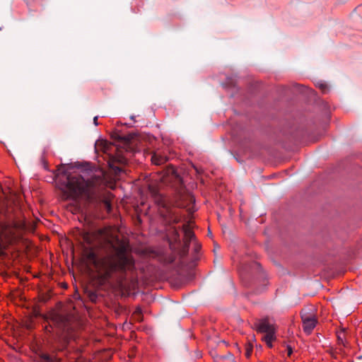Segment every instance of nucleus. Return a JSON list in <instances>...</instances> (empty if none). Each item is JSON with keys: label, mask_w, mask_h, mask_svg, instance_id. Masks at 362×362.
<instances>
[{"label": "nucleus", "mask_w": 362, "mask_h": 362, "mask_svg": "<svg viewBox=\"0 0 362 362\" xmlns=\"http://www.w3.org/2000/svg\"><path fill=\"white\" fill-rule=\"evenodd\" d=\"M320 88L323 91H325V89L327 88V86H326V85H325V84H320Z\"/></svg>", "instance_id": "a878e982"}, {"label": "nucleus", "mask_w": 362, "mask_h": 362, "mask_svg": "<svg viewBox=\"0 0 362 362\" xmlns=\"http://www.w3.org/2000/svg\"><path fill=\"white\" fill-rule=\"evenodd\" d=\"M255 328L260 333H267L275 331L274 325L271 324L267 317L259 320L255 323Z\"/></svg>", "instance_id": "1a4fd4ad"}, {"label": "nucleus", "mask_w": 362, "mask_h": 362, "mask_svg": "<svg viewBox=\"0 0 362 362\" xmlns=\"http://www.w3.org/2000/svg\"><path fill=\"white\" fill-rule=\"evenodd\" d=\"M126 162L127 159L123 155L117 153L116 155H112L110 157L108 160V165L115 171L116 174H117L122 171V168L115 165V163L124 164Z\"/></svg>", "instance_id": "6e6552de"}, {"label": "nucleus", "mask_w": 362, "mask_h": 362, "mask_svg": "<svg viewBox=\"0 0 362 362\" xmlns=\"http://www.w3.org/2000/svg\"><path fill=\"white\" fill-rule=\"evenodd\" d=\"M37 362H59V359L53 355H49L46 353H40L38 354L36 359Z\"/></svg>", "instance_id": "f8f14e48"}, {"label": "nucleus", "mask_w": 362, "mask_h": 362, "mask_svg": "<svg viewBox=\"0 0 362 362\" xmlns=\"http://www.w3.org/2000/svg\"><path fill=\"white\" fill-rule=\"evenodd\" d=\"M174 200L182 201L185 204H187L188 210L191 211L192 209L194 208V206L190 207L191 204H194L195 202V199L193 195L191 194H180L178 197H176Z\"/></svg>", "instance_id": "9b49d317"}, {"label": "nucleus", "mask_w": 362, "mask_h": 362, "mask_svg": "<svg viewBox=\"0 0 362 362\" xmlns=\"http://www.w3.org/2000/svg\"><path fill=\"white\" fill-rule=\"evenodd\" d=\"M98 116H95L94 118H93V123L95 126H98Z\"/></svg>", "instance_id": "393cba45"}, {"label": "nucleus", "mask_w": 362, "mask_h": 362, "mask_svg": "<svg viewBox=\"0 0 362 362\" xmlns=\"http://www.w3.org/2000/svg\"><path fill=\"white\" fill-rule=\"evenodd\" d=\"M286 349H287V355H288V356H291L292 353H293L292 347L290 345H287Z\"/></svg>", "instance_id": "b1692460"}, {"label": "nucleus", "mask_w": 362, "mask_h": 362, "mask_svg": "<svg viewBox=\"0 0 362 362\" xmlns=\"http://www.w3.org/2000/svg\"><path fill=\"white\" fill-rule=\"evenodd\" d=\"M51 320L54 327L61 332L65 343L76 340L81 328L80 320L72 315H62L52 313Z\"/></svg>", "instance_id": "7ed1b4c3"}, {"label": "nucleus", "mask_w": 362, "mask_h": 362, "mask_svg": "<svg viewBox=\"0 0 362 362\" xmlns=\"http://www.w3.org/2000/svg\"><path fill=\"white\" fill-rule=\"evenodd\" d=\"M300 316L303 322V331L310 334L317 323V319L314 308H304L300 312Z\"/></svg>", "instance_id": "39448f33"}, {"label": "nucleus", "mask_w": 362, "mask_h": 362, "mask_svg": "<svg viewBox=\"0 0 362 362\" xmlns=\"http://www.w3.org/2000/svg\"><path fill=\"white\" fill-rule=\"evenodd\" d=\"M103 202L104 204V206L105 207V209H107V211L108 212H110L112 209V205H111V202L110 200H108L107 198H103Z\"/></svg>", "instance_id": "6ab92c4d"}, {"label": "nucleus", "mask_w": 362, "mask_h": 362, "mask_svg": "<svg viewBox=\"0 0 362 362\" xmlns=\"http://www.w3.org/2000/svg\"><path fill=\"white\" fill-rule=\"evenodd\" d=\"M112 138L115 141L121 142L124 144H127L131 141L133 137L131 134L121 135L119 133H114L112 135Z\"/></svg>", "instance_id": "ddd939ff"}, {"label": "nucleus", "mask_w": 362, "mask_h": 362, "mask_svg": "<svg viewBox=\"0 0 362 362\" xmlns=\"http://www.w3.org/2000/svg\"><path fill=\"white\" fill-rule=\"evenodd\" d=\"M253 349V346L252 344L248 343L245 345V356L249 358L251 356L252 352Z\"/></svg>", "instance_id": "a211bd4d"}, {"label": "nucleus", "mask_w": 362, "mask_h": 362, "mask_svg": "<svg viewBox=\"0 0 362 362\" xmlns=\"http://www.w3.org/2000/svg\"><path fill=\"white\" fill-rule=\"evenodd\" d=\"M132 318L139 322H141L143 321V314H142V310L141 307L138 306L136 308L135 310L134 311L132 314Z\"/></svg>", "instance_id": "2eb2a0df"}, {"label": "nucleus", "mask_w": 362, "mask_h": 362, "mask_svg": "<svg viewBox=\"0 0 362 362\" xmlns=\"http://www.w3.org/2000/svg\"><path fill=\"white\" fill-rule=\"evenodd\" d=\"M61 189L66 198L76 199L84 196L88 202L100 199L101 191L107 186L105 173L100 170L86 180L79 174H69L64 180H60Z\"/></svg>", "instance_id": "f03ea898"}, {"label": "nucleus", "mask_w": 362, "mask_h": 362, "mask_svg": "<svg viewBox=\"0 0 362 362\" xmlns=\"http://www.w3.org/2000/svg\"><path fill=\"white\" fill-rule=\"evenodd\" d=\"M265 334L266 335L264 336V339L267 344L272 342L276 339L275 331H272Z\"/></svg>", "instance_id": "f3484780"}, {"label": "nucleus", "mask_w": 362, "mask_h": 362, "mask_svg": "<svg viewBox=\"0 0 362 362\" xmlns=\"http://www.w3.org/2000/svg\"><path fill=\"white\" fill-rule=\"evenodd\" d=\"M14 235L13 226L0 218V248L9 244Z\"/></svg>", "instance_id": "423d86ee"}, {"label": "nucleus", "mask_w": 362, "mask_h": 362, "mask_svg": "<svg viewBox=\"0 0 362 362\" xmlns=\"http://www.w3.org/2000/svg\"><path fill=\"white\" fill-rule=\"evenodd\" d=\"M192 222H189L187 223H185L182 226V228L184 233V238H183V247L182 249V255H185L187 254L190 243L192 241L196 240V237L192 231Z\"/></svg>", "instance_id": "0eeeda50"}, {"label": "nucleus", "mask_w": 362, "mask_h": 362, "mask_svg": "<svg viewBox=\"0 0 362 362\" xmlns=\"http://www.w3.org/2000/svg\"><path fill=\"white\" fill-rule=\"evenodd\" d=\"M208 235H210V236L212 235V233H211V232L209 228Z\"/></svg>", "instance_id": "c85d7f7f"}, {"label": "nucleus", "mask_w": 362, "mask_h": 362, "mask_svg": "<svg viewBox=\"0 0 362 362\" xmlns=\"http://www.w3.org/2000/svg\"><path fill=\"white\" fill-rule=\"evenodd\" d=\"M155 202L159 207V212L164 219L170 223H177L181 221V216L174 209L185 208L188 204L182 201L170 200L162 194L155 197Z\"/></svg>", "instance_id": "20e7f679"}, {"label": "nucleus", "mask_w": 362, "mask_h": 362, "mask_svg": "<svg viewBox=\"0 0 362 362\" xmlns=\"http://www.w3.org/2000/svg\"><path fill=\"white\" fill-rule=\"evenodd\" d=\"M174 200L182 201L185 204H187L188 210L191 211L192 209L194 208V206L190 207L191 204H194L195 202V199L193 195L191 194H180L178 197H176Z\"/></svg>", "instance_id": "9d476101"}, {"label": "nucleus", "mask_w": 362, "mask_h": 362, "mask_svg": "<svg viewBox=\"0 0 362 362\" xmlns=\"http://www.w3.org/2000/svg\"><path fill=\"white\" fill-rule=\"evenodd\" d=\"M194 251L196 252H198L199 250L201 249V245L197 242V240L194 241Z\"/></svg>", "instance_id": "5701e85b"}, {"label": "nucleus", "mask_w": 362, "mask_h": 362, "mask_svg": "<svg viewBox=\"0 0 362 362\" xmlns=\"http://www.w3.org/2000/svg\"><path fill=\"white\" fill-rule=\"evenodd\" d=\"M152 163L155 165H162L168 160V158L165 156L160 155L155 153L151 157Z\"/></svg>", "instance_id": "4468645a"}, {"label": "nucleus", "mask_w": 362, "mask_h": 362, "mask_svg": "<svg viewBox=\"0 0 362 362\" xmlns=\"http://www.w3.org/2000/svg\"><path fill=\"white\" fill-rule=\"evenodd\" d=\"M175 256L173 255H170L168 257H165L163 262L164 264H171L175 261Z\"/></svg>", "instance_id": "aec40b11"}, {"label": "nucleus", "mask_w": 362, "mask_h": 362, "mask_svg": "<svg viewBox=\"0 0 362 362\" xmlns=\"http://www.w3.org/2000/svg\"><path fill=\"white\" fill-rule=\"evenodd\" d=\"M268 345L269 347H272V342L269 343V344H267Z\"/></svg>", "instance_id": "c756f323"}, {"label": "nucleus", "mask_w": 362, "mask_h": 362, "mask_svg": "<svg viewBox=\"0 0 362 362\" xmlns=\"http://www.w3.org/2000/svg\"><path fill=\"white\" fill-rule=\"evenodd\" d=\"M173 235L175 241L180 243V234L176 228L173 229Z\"/></svg>", "instance_id": "4be33fe9"}, {"label": "nucleus", "mask_w": 362, "mask_h": 362, "mask_svg": "<svg viewBox=\"0 0 362 362\" xmlns=\"http://www.w3.org/2000/svg\"><path fill=\"white\" fill-rule=\"evenodd\" d=\"M98 233L115 248L116 256L98 257L93 251H90L87 258L93 264L100 284L103 285L110 281L122 284L127 279V272H132L134 269V260L127 254V245L124 243H119L117 247L114 245L113 241L119 242V240L115 237L109 238L107 236V229H100Z\"/></svg>", "instance_id": "f257e3e1"}, {"label": "nucleus", "mask_w": 362, "mask_h": 362, "mask_svg": "<svg viewBox=\"0 0 362 362\" xmlns=\"http://www.w3.org/2000/svg\"><path fill=\"white\" fill-rule=\"evenodd\" d=\"M83 240L88 244H90L92 242L91 235L88 233H85L83 234Z\"/></svg>", "instance_id": "412c9836"}, {"label": "nucleus", "mask_w": 362, "mask_h": 362, "mask_svg": "<svg viewBox=\"0 0 362 362\" xmlns=\"http://www.w3.org/2000/svg\"><path fill=\"white\" fill-rule=\"evenodd\" d=\"M95 298H96V296H95V294H93H93L90 296V299H91L92 300H93Z\"/></svg>", "instance_id": "cd10ccee"}, {"label": "nucleus", "mask_w": 362, "mask_h": 362, "mask_svg": "<svg viewBox=\"0 0 362 362\" xmlns=\"http://www.w3.org/2000/svg\"><path fill=\"white\" fill-rule=\"evenodd\" d=\"M42 160H43V163H44V167H45V168L46 170H48V164H47V162H46V160H44V159H43Z\"/></svg>", "instance_id": "bb28decb"}, {"label": "nucleus", "mask_w": 362, "mask_h": 362, "mask_svg": "<svg viewBox=\"0 0 362 362\" xmlns=\"http://www.w3.org/2000/svg\"><path fill=\"white\" fill-rule=\"evenodd\" d=\"M337 341L339 344H341L344 346H346V334L345 329H341L337 332Z\"/></svg>", "instance_id": "dca6fc26"}]
</instances>
